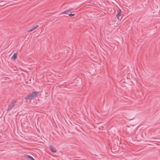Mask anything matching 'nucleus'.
<instances>
[{
    "instance_id": "obj_1",
    "label": "nucleus",
    "mask_w": 160,
    "mask_h": 160,
    "mask_svg": "<svg viewBox=\"0 0 160 160\" xmlns=\"http://www.w3.org/2000/svg\"><path fill=\"white\" fill-rule=\"evenodd\" d=\"M38 93V92L37 91L32 92L31 93L25 97V98L26 100H31L34 98H35Z\"/></svg>"
},
{
    "instance_id": "obj_2",
    "label": "nucleus",
    "mask_w": 160,
    "mask_h": 160,
    "mask_svg": "<svg viewBox=\"0 0 160 160\" xmlns=\"http://www.w3.org/2000/svg\"><path fill=\"white\" fill-rule=\"evenodd\" d=\"M17 100L16 99H13L11 100L10 103L8 105V108L7 109V112L11 111L15 105Z\"/></svg>"
},
{
    "instance_id": "obj_3",
    "label": "nucleus",
    "mask_w": 160,
    "mask_h": 160,
    "mask_svg": "<svg viewBox=\"0 0 160 160\" xmlns=\"http://www.w3.org/2000/svg\"><path fill=\"white\" fill-rule=\"evenodd\" d=\"M38 27V25H36L35 26L32 27V28H30V29H29L28 30L27 32H31L32 31L34 30L35 29H36Z\"/></svg>"
},
{
    "instance_id": "obj_4",
    "label": "nucleus",
    "mask_w": 160,
    "mask_h": 160,
    "mask_svg": "<svg viewBox=\"0 0 160 160\" xmlns=\"http://www.w3.org/2000/svg\"><path fill=\"white\" fill-rule=\"evenodd\" d=\"M50 149L51 151L54 153H55L56 152V149L54 147H52L51 145L50 146Z\"/></svg>"
},
{
    "instance_id": "obj_5",
    "label": "nucleus",
    "mask_w": 160,
    "mask_h": 160,
    "mask_svg": "<svg viewBox=\"0 0 160 160\" xmlns=\"http://www.w3.org/2000/svg\"><path fill=\"white\" fill-rule=\"evenodd\" d=\"M120 11L119 12H118L117 15H116V17H117L118 19L119 20H120L122 18L121 17V14H120V12H121V10L120 9H119Z\"/></svg>"
},
{
    "instance_id": "obj_6",
    "label": "nucleus",
    "mask_w": 160,
    "mask_h": 160,
    "mask_svg": "<svg viewBox=\"0 0 160 160\" xmlns=\"http://www.w3.org/2000/svg\"><path fill=\"white\" fill-rule=\"evenodd\" d=\"M17 53H14L13 55L12 56L11 58L13 60H15V59L17 58Z\"/></svg>"
},
{
    "instance_id": "obj_7",
    "label": "nucleus",
    "mask_w": 160,
    "mask_h": 160,
    "mask_svg": "<svg viewBox=\"0 0 160 160\" xmlns=\"http://www.w3.org/2000/svg\"><path fill=\"white\" fill-rule=\"evenodd\" d=\"M71 10V9L68 10H66V11L63 12L62 13L63 14H67L68 13V12H70Z\"/></svg>"
},
{
    "instance_id": "obj_8",
    "label": "nucleus",
    "mask_w": 160,
    "mask_h": 160,
    "mask_svg": "<svg viewBox=\"0 0 160 160\" xmlns=\"http://www.w3.org/2000/svg\"><path fill=\"white\" fill-rule=\"evenodd\" d=\"M28 156V157L29 158H30L32 160H35V159H34V158L32 157L31 156H30V155H27V156Z\"/></svg>"
},
{
    "instance_id": "obj_9",
    "label": "nucleus",
    "mask_w": 160,
    "mask_h": 160,
    "mask_svg": "<svg viewBox=\"0 0 160 160\" xmlns=\"http://www.w3.org/2000/svg\"><path fill=\"white\" fill-rule=\"evenodd\" d=\"M75 15V14H72V13H71V14H68V15L70 17H72L74 16Z\"/></svg>"
},
{
    "instance_id": "obj_10",
    "label": "nucleus",
    "mask_w": 160,
    "mask_h": 160,
    "mask_svg": "<svg viewBox=\"0 0 160 160\" xmlns=\"http://www.w3.org/2000/svg\"><path fill=\"white\" fill-rule=\"evenodd\" d=\"M78 80H81V79H80V78H79Z\"/></svg>"
}]
</instances>
